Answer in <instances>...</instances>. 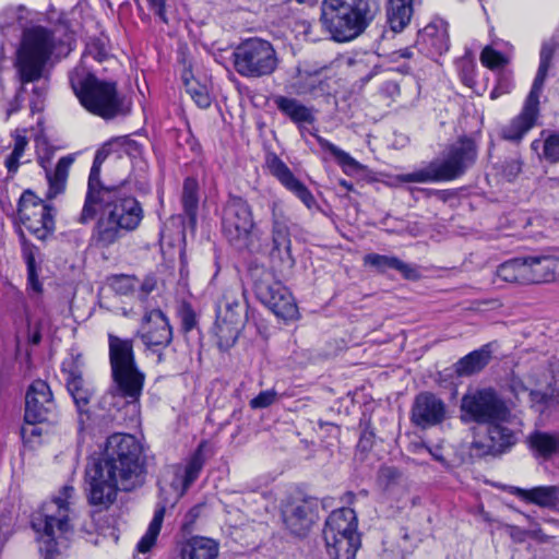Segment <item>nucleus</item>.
Returning a JSON list of instances; mask_svg holds the SVG:
<instances>
[{"label": "nucleus", "mask_w": 559, "mask_h": 559, "mask_svg": "<svg viewBox=\"0 0 559 559\" xmlns=\"http://www.w3.org/2000/svg\"><path fill=\"white\" fill-rule=\"evenodd\" d=\"M143 448L129 433L108 437L103 460H94L86 466L87 498L92 506L107 509L118 489L129 491L144 481Z\"/></svg>", "instance_id": "obj_1"}, {"label": "nucleus", "mask_w": 559, "mask_h": 559, "mask_svg": "<svg viewBox=\"0 0 559 559\" xmlns=\"http://www.w3.org/2000/svg\"><path fill=\"white\" fill-rule=\"evenodd\" d=\"M124 187L126 181L107 186L115 190L109 201L94 202L92 204L94 214L87 221H82V213L79 216V223L87 224L95 218L97 205L104 206L105 211L98 218L93 233V239L98 247L108 248L114 245L126 233L135 230L144 217L141 203L135 198L126 195Z\"/></svg>", "instance_id": "obj_2"}, {"label": "nucleus", "mask_w": 559, "mask_h": 559, "mask_svg": "<svg viewBox=\"0 0 559 559\" xmlns=\"http://www.w3.org/2000/svg\"><path fill=\"white\" fill-rule=\"evenodd\" d=\"M74 492L72 486H63L57 496L45 501L32 514L31 524L37 534L39 549L46 559H52L58 554L59 540L73 531Z\"/></svg>", "instance_id": "obj_3"}, {"label": "nucleus", "mask_w": 559, "mask_h": 559, "mask_svg": "<svg viewBox=\"0 0 559 559\" xmlns=\"http://www.w3.org/2000/svg\"><path fill=\"white\" fill-rule=\"evenodd\" d=\"M378 12L377 0H323L320 21L333 40L347 43L360 36Z\"/></svg>", "instance_id": "obj_4"}, {"label": "nucleus", "mask_w": 559, "mask_h": 559, "mask_svg": "<svg viewBox=\"0 0 559 559\" xmlns=\"http://www.w3.org/2000/svg\"><path fill=\"white\" fill-rule=\"evenodd\" d=\"M69 80L80 103L90 112L105 119L130 112L131 104L118 93L117 84L97 79L83 64L70 72Z\"/></svg>", "instance_id": "obj_5"}, {"label": "nucleus", "mask_w": 559, "mask_h": 559, "mask_svg": "<svg viewBox=\"0 0 559 559\" xmlns=\"http://www.w3.org/2000/svg\"><path fill=\"white\" fill-rule=\"evenodd\" d=\"M55 47L52 34L41 26L24 32L21 46L16 51V75L20 88L7 110L8 116L16 112L23 102L27 83H34L43 76L44 68Z\"/></svg>", "instance_id": "obj_6"}, {"label": "nucleus", "mask_w": 559, "mask_h": 559, "mask_svg": "<svg viewBox=\"0 0 559 559\" xmlns=\"http://www.w3.org/2000/svg\"><path fill=\"white\" fill-rule=\"evenodd\" d=\"M478 155L476 142L462 136L447 148L440 159L430 162L426 167L407 174L405 176L408 182H440L451 181L463 176L471 168Z\"/></svg>", "instance_id": "obj_7"}, {"label": "nucleus", "mask_w": 559, "mask_h": 559, "mask_svg": "<svg viewBox=\"0 0 559 559\" xmlns=\"http://www.w3.org/2000/svg\"><path fill=\"white\" fill-rule=\"evenodd\" d=\"M108 348L111 377L118 395L131 403L139 401L145 374L136 365L133 342L109 334Z\"/></svg>", "instance_id": "obj_8"}, {"label": "nucleus", "mask_w": 559, "mask_h": 559, "mask_svg": "<svg viewBox=\"0 0 559 559\" xmlns=\"http://www.w3.org/2000/svg\"><path fill=\"white\" fill-rule=\"evenodd\" d=\"M558 46V43L552 38L542 45L539 66L532 88L521 112L501 129L502 139L519 143L535 126L539 114V96Z\"/></svg>", "instance_id": "obj_9"}, {"label": "nucleus", "mask_w": 559, "mask_h": 559, "mask_svg": "<svg viewBox=\"0 0 559 559\" xmlns=\"http://www.w3.org/2000/svg\"><path fill=\"white\" fill-rule=\"evenodd\" d=\"M57 417V405L49 385L38 379L32 382L25 395L24 424L21 435L24 441L33 442L45 429L41 425L52 423Z\"/></svg>", "instance_id": "obj_10"}, {"label": "nucleus", "mask_w": 559, "mask_h": 559, "mask_svg": "<svg viewBox=\"0 0 559 559\" xmlns=\"http://www.w3.org/2000/svg\"><path fill=\"white\" fill-rule=\"evenodd\" d=\"M250 275L255 296L264 306L284 320L296 318L298 309L292 294L271 270L255 265Z\"/></svg>", "instance_id": "obj_11"}, {"label": "nucleus", "mask_w": 559, "mask_h": 559, "mask_svg": "<svg viewBox=\"0 0 559 559\" xmlns=\"http://www.w3.org/2000/svg\"><path fill=\"white\" fill-rule=\"evenodd\" d=\"M250 275L255 296L264 306L284 320L296 318L298 309L292 294L271 270L255 265Z\"/></svg>", "instance_id": "obj_12"}, {"label": "nucleus", "mask_w": 559, "mask_h": 559, "mask_svg": "<svg viewBox=\"0 0 559 559\" xmlns=\"http://www.w3.org/2000/svg\"><path fill=\"white\" fill-rule=\"evenodd\" d=\"M278 66L273 45L264 39L250 38L234 51V67L238 74L249 79L271 75Z\"/></svg>", "instance_id": "obj_13"}, {"label": "nucleus", "mask_w": 559, "mask_h": 559, "mask_svg": "<svg viewBox=\"0 0 559 559\" xmlns=\"http://www.w3.org/2000/svg\"><path fill=\"white\" fill-rule=\"evenodd\" d=\"M510 416L506 402L492 389L477 390L462 397L461 420L465 424L504 423Z\"/></svg>", "instance_id": "obj_14"}, {"label": "nucleus", "mask_w": 559, "mask_h": 559, "mask_svg": "<svg viewBox=\"0 0 559 559\" xmlns=\"http://www.w3.org/2000/svg\"><path fill=\"white\" fill-rule=\"evenodd\" d=\"M247 319V305L238 292L227 290L217 306L215 334L221 349L230 348L237 341Z\"/></svg>", "instance_id": "obj_15"}, {"label": "nucleus", "mask_w": 559, "mask_h": 559, "mask_svg": "<svg viewBox=\"0 0 559 559\" xmlns=\"http://www.w3.org/2000/svg\"><path fill=\"white\" fill-rule=\"evenodd\" d=\"M222 225L223 233L230 243L238 247L247 246L254 227L248 202L240 197H230L224 206Z\"/></svg>", "instance_id": "obj_16"}, {"label": "nucleus", "mask_w": 559, "mask_h": 559, "mask_svg": "<svg viewBox=\"0 0 559 559\" xmlns=\"http://www.w3.org/2000/svg\"><path fill=\"white\" fill-rule=\"evenodd\" d=\"M19 217L37 239L45 240L55 230L52 209L32 192H24L19 202Z\"/></svg>", "instance_id": "obj_17"}, {"label": "nucleus", "mask_w": 559, "mask_h": 559, "mask_svg": "<svg viewBox=\"0 0 559 559\" xmlns=\"http://www.w3.org/2000/svg\"><path fill=\"white\" fill-rule=\"evenodd\" d=\"M110 153L108 144L103 145L95 154L87 182V193L82 209V221H87L94 214L92 204L96 201H109L115 190L107 188L100 180V167Z\"/></svg>", "instance_id": "obj_18"}, {"label": "nucleus", "mask_w": 559, "mask_h": 559, "mask_svg": "<svg viewBox=\"0 0 559 559\" xmlns=\"http://www.w3.org/2000/svg\"><path fill=\"white\" fill-rule=\"evenodd\" d=\"M272 213V250L271 255L277 257L281 261L287 262L292 266L295 261L292 255V240L288 227L289 218L285 213L284 206L280 201H274L271 205Z\"/></svg>", "instance_id": "obj_19"}, {"label": "nucleus", "mask_w": 559, "mask_h": 559, "mask_svg": "<svg viewBox=\"0 0 559 559\" xmlns=\"http://www.w3.org/2000/svg\"><path fill=\"white\" fill-rule=\"evenodd\" d=\"M139 335L147 348L167 347L173 341V330L167 317L159 309L146 311Z\"/></svg>", "instance_id": "obj_20"}, {"label": "nucleus", "mask_w": 559, "mask_h": 559, "mask_svg": "<svg viewBox=\"0 0 559 559\" xmlns=\"http://www.w3.org/2000/svg\"><path fill=\"white\" fill-rule=\"evenodd\" d=\"M444 418L445 404L440 397L430 392H421L415 397L411 412L415 426L427 429L441 424Z\"/></svg>", "instance_id": "obj_21"}, {"label": "nucleus", "mask_w": 559, "mask_h": 559, "mask_svg": "<svg viewBox=\"0 0 559 559\" xmlns=\"http://www.w3.org/2000/svg\"><path fill=\"white\" fill-rule=\"evenodd\" d=\"M317 503L311 499L294 500L286 503L282 518L286 528L296 536H305L317 519Z\"/></svg>", "instance_id": "obj_22"}, {"label": "nucleus", "mask_w": 559, "mask_h": 559, "mask_svg": "<svg viewBox=\"0 0 559 559\" xmlns=\"http://www.w3.org/2000/svg\"><path fill=\"white\" fill-rule=\"evenodd\" d=\"M266 166L288 191L294 193L308 209L316 206L317 202L310 190L292 173L288 166L276 155L269 154Z\"/></svg>", "instance_id": "obj_23"}, {"label": "nucleus", "mask_w": 559, "mask_h": 559, "mask_svg": "<svg viewBox=\"0 0 559 559\" xmlns=\"http://www.w3.org/2000/svg\"><path fill=\"white\" fill-rule=\"evenodd\" d=\"M528 284L546 283L559 275V259L552 255L524 258Z\"/></svg>", "instance_id": "obj_24"}, {"label": "nucleus", "mask_w": 559, "mask_h": 559, "mask_svg": "<svg viewBox=\"0 0 559 559\" xmlns=\"http://www.w3.org/2000/svg\"><path fill=\"white\" fill-rule=\"evenodd\" d=\"M357 533V518L353 509L342 508L333 511L325 521L323 538L328 534L335 535V538H346Z\"/></svg>", "instance_id": "obj_25"}, {"label": "nucleus", "mask_w": 559, "mask_h": 559, "mask_svg": "<svg viewBox=\"0 0 559 559\" xmlns=\"http://www.w3.org/2000/svg\"><path fill=\"white\" fill-rule=\"evenodd\" d=\"M276 108L292 122L301 129L305 124H312L316 121L313 107H308L296 98L276 95L273 97Z\"/></svg>", "instance_id": "obj_26"}, {"label": "nucleus", "mask_w": 559, "mask_h": 559, "mask_svg": "<svg viewBox=\"0 0 559 559\" xmlns=\"http://www.w3.org/2000/svg\"><path fill=\"white\" fill-rule=\"evenodd\" d=\"M510 492L540 508L554 509L559 504V486H538L532 489L511 487Z\"/></svg>", "instance_id": "obj_27"}, {"label": "nucleus", "mask_w": 559, "mask_h": 559, "mask_svg": "<svg viewBox=\"0 0 559 559\" xmlns=\"http://www.w3.org/2000/svg\"><path fill=\"white\" fill-rule=\"evenodd\" d=\"M203 466V460L198 451L187 464L185 471L179 466L173 467L174 479L170 483L177 497H181L191 484L198 478Z\"/></svg>", "instance_id": "obj_28"}, {"label": "nucleus", "mask_w": 559, "mask_h": 559, "mask_svg": "<svg viewBox=\"0 0 559 559\" xmlns=\"http://www.w3.org/2000/svg\"><path fill=\"white\" fill-rule=\"evenodd\" d=\"M67 389L71 394L79 413V424L84 426L85 421L90 418L88 404L91 401L92 392L85 385L83 378L80 374L71 373L67 381Z\"/></svg>", "instance_id": "obj_29"}, {"label": "nucleus", "mask_w": 559, "mask_h": 559, "mask_svg": "<svg viewBox=\"0 0 559 559\" xmlns=\"http://www.w3.org/2000/svg\"><path fill=\"white\" fill-rule=\"evenodd\" d=\"M491 353V344L469 353L455 364V373L459 377H469L481 371L489 364Z\"/></svg>", "instance_id": "obj_30"}, {"label": "nucleus", "mask_w": 559, "mask_h": 559, "mask_svg": "<svg viewBox=\"0 0 559 559\" xmlns=\"http://www.w3.org/2000/svg\"><path fill=\"white\" fill-rule=\"evenodd\" d=\"M181 559H215L218 555V545L214 539L194 536L181 547Z\"/></svg>", "instance_id": "obj_31"}, {"label": "nucleus", "mask_w": 559, "mask_h": 559, "mask_svg": "<svg viewBox=\"0 0 559 559\" xmlns=\"http://www.w3.org/2000/svg\"><path fill=\"white\" fill-rule=\"evenodd\" d=\"M328 554L333 559H355L360 547L359 535L352 534L346 538H335V535L328 534L324 539Z\"/></svg>", "instance_id": "obj_32"}, {"label": "nucleus", "mask_w": 559, "mask_h": 559, "mask_svg": "<svg viewBox=\"0 0 559 559\" xmlns=\"http://www.w3.org/2000/svg\"><path fill=\"white\" fill-rule=\"evenodd\" d=\"M530 449L537 457L550 459L559 451V436L544 431H535L527 438Z\"/></svg>", "instance_id": "obj_33"}, {"label": "nucleus", "mask_w": 559, "mask_h": 559, "mask_svg": "<svg viewBox=\"0 0 559 559\" xmlns=\"http://www.w3.org/2000/svg\"><path fill=\"white\" fill-rule=\"evenodd\" d=\"M365 263L376 267L380 272L392 269L401 272L405 278L412 280L417 277V271L396 257L370 253L365 257Z\"/></svg>", "instance_id": "obj_34"}, {"label": "nucleus", "mask_w": 559, "mask_h": 559, "mask_svg": "<svg viewBox=\"0 0 559 559\" xmlns=\"http://www.w3.org/2000/svg\"><path fill=\"white\" fill-rule=\"evenodd\" d=\"M488 438L498 455L508 452L518 441L515 433L501 423L488 425Z\"/></svg>", "instance_id": "obj_35"}, {"label": "nucleus", "mask_w": 559, "mask_h": 559, "mask_svg": "<svg viewBox=\"0 0 559 559\" xmlns=\"http://www.w3.org/2000/svg\"><path fill=\"white\" fill-rule=\"evenodd\" d=\"M199 183L195 178L188 177L183 181L181 202L191 225H195L199 209Z\"/></svg>", "instance_id": "obj_36"}, {"label": "nucleus", "mask_w": 559, "mask_h": 559, "mask_svg": "<svg viewBox=\"0 0 559 559\" xmlns=\"http://www.w3.org/2000/svg\"><path fill=\"white\" fill-rule=\"evenodd\" d=\"M496 274L507 283L528 284L524 258H515L500 264Z\"/></svg>", "instance_id": "obj_37"}, {"label": "nucleus", "mask_w": 559, "mask_h": 559, "mask_svg": "<svg viewBox=\"0 0 559 559\" xmlns=\"http://www.w3.org/2000/svg\"><path fill=\"white\" fill-rule=\"evenodd\" d=\"M166 507L159 506L154 513V516L147 527L146 533L144 536L140 539L138 543V550L140 552H147L152 549V547L155 545L157 536L160 533L162 524L165 516Z\"/></svg>", "instance_id": "obj_38"}, {"label": "nucleus", "mask_w": 559, "mask_h": 559, "mask_svg": "<svg viewBox=\"0 0 559 559\" xmlns=\"http://www.w3.org/2000/svg\"><path fill=\"white\" fill-rule=\"evenodd\" d=\"M72 162V157L63 156L58 160L53 173L47 174L49 181V197H55L63 191Z\"/></svg>", "instance_id": "obj_39"}, {"label": "nucleus", "mask_w": 559, "mask_h": 559, "mask_svg": "<svg viewBox=\"0 0 559 559\" xmlns=\"http://www.w3.org/2000/svg\"><path fill=\"white\" fill-rule=\"evenodd\" d=\"M413 15V5L391 4L388 8V22L394 32H401L409 23Z\"/></svg>", "instance_id": "obj_40"}, {"label": "nucleus", "mask_w": 559, "mask_h": 559, "mask_svg": "<svg viewBox=\"0 0 559 559\" xmlns=\"http://www.w3.org/2000/svg\"><path fill=\"white\" fill-rule=\"evenodd\" d=\"M323 82L317 74L306 73L299 74L297 80L293 83V90L297 95H317L322 92Z\"/></svg>", "instance_id": "obj_41"}, {"label": "nucleus", "mask_w": 559, "mask_h": 559, "mask_svg": "<svg viewBox=\"0 0 559 559\" xmlns=\"http://www.w3.org/2000/svg\"><path fill=\"white\" fill-rule=\"evenodd\" d=\"M316 138L321 148L330 152L343 168L350 170H356L359 168V163L355 160L348 153L320 135H317Z\"/></svg>", "instance_id": "obj_42"}, {"label": "nucleus", "mask_w": 559, "mask_h": 559, "mask_svg": "<svg viewBox=\"0 0 559 559\" xmlns=\"http://www.w3.org/2000/svg\"><path fill=\"white\" fill-rule=\"evenodd\" d=\"M185 85L187 93L200 108H207L211 105V97L204 86L191 82L187 78H185Z\"/></svg>", "instance_id": "obj_43"}, {"label": "nucleus", "mask_w": 559, "mask_h": 559, "mask_svg": "<svg viewBox=\"0 0 559 559\" xmlns=\"http://www.w3.org/2000/svg\"><path fill=\"white\" fill-rule=\"evenodd\" d=\"M107 57L108 51L105 43L102 39L93 38L86 45L82 62L86 63L88 58L103 62Z\"/></svg>", "instance_id": "obj_44"}, {"label": "nucleus", "mask_w": 559, "mask_h": 559, "mask_svg": "<svg viewBox=\"0 0 559 559\" xmlns=\"http://www.w3.org/2000/svg\"><path fill=\"white\" fill-rule=\"evenodd\" d=\"M401 477V472L394 466H382L377 475V483L383 489L388 490L394 486Z\"/></svg>", "instance_id": "obj_45"}, {"label": "nucleus", "mask_w": 559, "mask_h": 559, "mask_svg": "<svg viewBox=\"0 0 559 559\" xmlns=\"http://www.w3.org/2000/svg\"><path fill=\"white\" fill-rule=\"evenodd\" d=\"M480 61L485 67L491 70L502 68L507 64L506 57L491 47L484 48L480 55Z\"/></svg>", "instance_id": "obj_46"}, {"label": "nucleus", "mask_w": 559, "mask_h": 559, "mask_svg": "<svg viewBox=\"0 0 559 559\" xmlns=\"http://www.w3.org/2000/svg\"><path fill=\"white\" fill-rule=\"evenodd\" d=\"M135 278L128 275H116L110 281L111 288L120 294L128 295L134 289Z\"/></svg>", "instance_id": "obj_47"}, {"label": "nucleus", "mask_w": 559, "mask_h": 559, "mask_svg": "<svg viewBox=\"0 0 559 559\" xmlns=\"http://www.w3.org/2000/svg\"><path fill=\"white\" fill-rule=\"evenodd\" d=\"M469 455L474 459H481L487 455L499 456L495 452V447L491 444L489 439L487 442L480 440L473 441L469 445Z\"/></svg>", "instance_id": "obj_48"}, {"label": "nucleus", "mask_w": 559, "mask_h": 559, "mask_svg": "<svg viewBox=\"0 0 559 559\" xmlns=\"http://www.w3.org/2000/svg\"><path fill=\"white\" fill-rule=\"evenodd\" d=\"M544 156L551 163L559 162V134H551L545 140Z\"/></svg>", "instance_id": "obj_49"}, {"label": "nucleus", "mask_w": 559, "mask_h": 559, "mask_svg": "<svg viewBox=\"0 0 559 559\" xmlns=\"http://www.w3.org/2000/svg\"><path fill=\"white\" fill-rule=\"evenodd\" d=\"M530 401L532 402L533 406L537 408L538 412L543 413L545 408L549 407L556 402V397L545 392L531 391Z\"/></svg>", "instance_id": "obj_50"}, {"label": "nucleus", "mask_w": 559, "mask_h": 559, "mask_svg": "<svg viewBox=\"0 0 559 559\" xmlns=\"http://www.w3.org/2000/svg\"><path fill=\"white\" fill-rule=\"evenodd\" d=\"M276 392L273 390H266L260 392L254 399L250 401V406L253 409L265 408L275 402Z\"/></svg>", "instance_id": "obj_51"}, {"label": "nucleus", "mask_w": 559, "mask_h": 559, "mask_svg": "<svg viewBox=\"0 0 559 559\" xmlns=\"http://www.w3.org/2000/svg\"><path fill=\"white\" fill-rule=\"evenodd\" d=\"M46 91L44 87L40 86H34L33 87V95L29 99V109L32 114L40 112L44 108V98H45Z\"/></svg>", "instance_id": "obj_52"}, {"label": "nucleus", "mask_w": 559, "mask_h": 559, "mask_svg": "<svg viewBox=\"0 0 559 559\" xmlns=\"http://www.w3.org/2000/svg\"><path fill=\"white\" fill-rule=\"evenodd\" d=\"M197 324L195 314L193 311L186 307L181 311V326L185 332H190Z\"/></svg>", "instance_id": "obj_53"}, {"label": "nucleus", "mask_w": 559, "mask_h": 559, "mask_svg": "<svg viewBox=\"0 0 559 559\" xmlns=\"http://www.w3.org/2000/svg\"><path fill=\"white\" fill-rule=\"evenodd\" d=\"M525 520L530 523L531 528L525 531V535L533 538H540L543 535V531L538 523H536L531 515L523 514Z\"/></svg>", "instance_id": "obj_54"}, {"label": "nucleus", "mask_w": 559, "mask_h": 559, "mask_svg": "<svg viewBox=\"0 0 559 559\" xmlns=\"http://www.w3.org/2000/svg\"><path fill=\"white\" fill-rule=\"evenodd\" d=\"M27 143H28V141L25 135L17 134L15 136L14 147H13L12 153H14V155L23 156L24 152H25V147L27 146Z\"/></svg>", "instance_id": "obj_55"}, {"label": "nucleus", "mask_w": 559, "mask_h": 559, "mask_svg": "<svg viewBox=\"0 0 559 559\" xmlns=\"http://www.w3.org/2000/svg\"><path fill=\"white\" fill-rule=\"evenodd\" d=\"M22 156L20 155H14V153H11L4 164H5V167L8 168V171L10 174H15L19 169V166H20V159H21Z\"/></svg>", "instance_id": "obj_56"}, {"label": "nucleus", "mask_w": 559, "mask_h": 559, "mask_svg": "<svg viewBox=\"0 0 559 559\" xmlns=\"http://www.w3.org/2000/svg\"><path fill=\"white\" fill-rule=\"evenodd\" d=\"M201 510H202V506H195L193 507L186 515L188 522L185 524L188 525V524H192L197 519L198 516L200 515L201 513Z\"/></svg>", "instance_id": "obj_57"}, {"label": "nucleus", "mask_w": 559, "mask_h": 559, "mask_svg": "<svg viewBox=\"0 0 559 559\" xmlns=\"http://www.w3.org/2000/svg\"><path fill=\"white\" fill-rule=\"evenodd\" d=\"M152 9H154L155 13L159 16V19L167 23V16L165 12V2H162L160 5H152Z\"/></svg>", "instance_id": "obj_58"}, {"label": "nucleus", "mask_w": 559, "mask_h": 559, "mask_svg": "<svg viewBox=\"0 0 559 559\" xmlns=\"http://www.w3.org/2000/svg\"><path fill=\"white\" fill-rule=\"evenodd\" d=\"M395 53H399L402 58H413L414 57V50L413 48H405L396 51Z\"/></svg>", "instance_id": "obj_59"}, {"label": "nucleus", "mask_w": 559, "mask_h": 559, "mask_svg": "<svg viewBox=\"0 0 559 559\" xmlns=\"http://www.w3.org/2000/svg\"><path fill=\"white\" fill-rule=\"evenodd\" d=\"M40 340H41V334H40V331L39 330H36L32 336L29 337V342L33 344V345H37L40 343Z\"/></svg>", "instance_id": "obj_60"}, {"label": "nucleus", "mask_w": 559, "mask_h": 559, "mask_svg": "<svg viewBox=\"0 0 559 559\" xmlns=\"http://www.w3.org/2000/svg\"><path fill=\"white\" fill-rule=\"evenodd\" d=\"M389 3L413 5V0H389Z\"/></svg>", "instance_id": "obj_61"}, {"label": "nucleus", "mask_w": 559, "mask_h": 559, "mask_svg": "<svg viewBox=\"0 0 559 559\" xmlns=\"http://www.w3.org/2000/svg\"><path fill=\"white\" fill-rule=\"evenodd\" d=\"M519 534L525 535V531H520L519 527L511 526V535L512 536H519Z\"/></svg>", "instance_id": "obj_62"}, {"label": "nucleus", "mask_w": 559, "mask_h": 559, "mask_svg": "<svg viewBox=\"0 0 559 559\" xmlns=\"http://www.w3.org/2000/svg\"><path fill=\"white\" fill-rule=\"evenodd\" d=\"M7 540V532H3L2 527L0 526V548L4 545Z\"/></svg>", "instance_id": "obj_63"}, {"label": "nucleus", "mask_w": 559, "mask_h": 559, "mask_svg": "<svg viewBox=\"0 0 559 559\" xmlns=\"http://www.w3.org/2000/svg\"><path fill=\"white\" fill-rule=\"evenodd\" d=\"M142 288L143 290H145L146 293L151 292L153 289V286L152 285H148L147 283H144L142 285Z\"/></svg>", "instance_id": "obj_64"}]
</instances>
